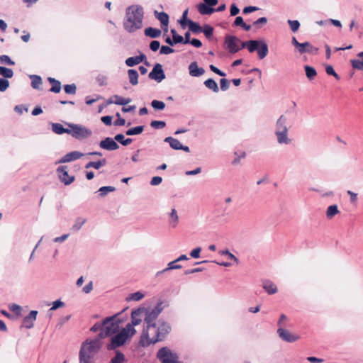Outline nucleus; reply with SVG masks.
I'll return each mask as SVG.
<instances>
[{
	"label": "nucleus",
	"mask_w": 363,
	"mask_h": 363,
	"mask_svg": "<svg viewBox=\"0 0 363 363\" xmlns=\"http://www.w3.org/2000/svg\"><path fill=\"white\" fill-rule=\"evenodd\" d=\"M260 9L259 7H257V6H245L243 9H242V13L243 14H249L252 12H254V11H257L258 10H259Z\"/></svg>",
	"instance_id": "0e129e2a"
},
{
	"label": "nucleus",
	"mask_w": 363,
	"mask_h": 363,
	"mask_svg": "<svg viewBox=\"0 0 363 363\" xmlns=\"http://www.w3.org/2000/svg\"><path fill=\"white\" fill-rule=\"evenodd\" d=\"M241 40L235 35H226L225 36V44L226 49L231 54H235L240 50L238 43Z\"/></svg>",
	"instance_id": "9b49d317"
},
{
	"label": "nucleus",
	"mask_w": 363,
	"mask_h": 363,
	"mask_svg": "<svg viewBox=\"0 0 363 363\" xmlns=\"http://www.w3.org/2000/svg\"><path fill=\"white\" fill-rule=\"evenodd\" d=\"M163 302L159 301L157 305L152 309L158 316L164 309Z\"/></svg>",
	"instance_id": "69168bd1"
},
{
	"label": "nucleus",
	"mask_w": 363,
	"mask_h": 363,
	"mask_svg": "<svg viewBox=\"0 0 363 363\" xmlns=\"http://www.w3.org/2000/svg\"><path fill=\"white\" fill-rule=\"evenodd\" d=\"M148 77L151 79L155 80L157 82H161L165 79L166 76L162 69V65L160 63H156L152 71L149 73Z\"/></svg>",
	"instance_id": "ddd939ff"
},
{
	"label": "nucleus",
	"mask_w": 363,
	"mask_h": 363,
	"mask_svg": "<svg viewBox=\"0 0 363 363\" xmlns=\"http://www.w3.org/2000/svg\"><path fill=\"white\" fill-rule=\"evenodd\" d=\"M267 23V18L266 17H261L252 23V26L256 29L261 28L264 25Z\"/></svg>",
	"instance_id": "09e8293b"
},
{
	"label": "nucleus",
	"mask_w": 363,
	"mask_h": 363,
	"mask_svg": "<svg viewBox=\"0 0 363 363\" xmlns=\"http://www.w3.org/2000/svg\"><path fill=\"white\" fill-rule=\"evenodd\" d=\"M125 63L128 67H130L138 65V62L137 61V58L135 56L130 57L127 58L125 61Z\"/></svg>",
	"instance_id": "052dcab7"
},
{
	"label": "nucleus",
	"mask_w": 363,
	"mask_h": 363,
	"mask_svg": "<svg viewBox=\"0 0 363 363\" xmlns=\"http://www.w3.org/2000/svg\"><path fill=\"white\" fill-rule=\"evenodd\" d=\"M230 13L231 16H235L240 13V9L235 4H232L230 8Z\"/></svg>",
	"instance_id": "774afa93"
},
{
	"label": "nucleus",
	"mask_w": 363,
	"mask_h": 363,
	"mask_svg": "<svg viewBox=\"0 0 363 363\" xmlns=\"http://www.w3.org/2000/svg\"><path fill=\"white\" fill-rule=\"evenodd\" d=\"M9 309L17 315H21V307L19 305L13 303L9 306Z\"/></svg>",
	"instance_id": "338daca9"
},
{
	"label": "nucleus",
	"mask_w": 363,
	"mask_h": 363,
	"mask_svg": "<svg viewBox=\"0 0 363 363\" xmlns=\"http://www.w3.org/2000/svg\"><path fill=\"white\" fill-rule=\"evenodd\" d=\"M114 138L107 137L99 143V147L104 150L112 151L119 148L118 144Z\"/></svg>",
	"instance_id": "2eb2a0df"
},
{
	"label": "nucleus",
	"mask_w": 363,
	"mask_h": 363,
	"mask_svg": "<svg viewBox=\"0 0 363 363\" xmlns=\"http://www.w3.org/2000/svg\"><path fill=\"white\" fill-rule=\"evenodd\" d=\"M287 23L294 33L296 32L300 28V23L297 20H288Z\"/></svg>",
	"instance_id": "3c124183"
},
{
	"label": "nucleus",
	"mask_w": 363,
	"mask_h": 363,
	"mask_svg": "<svg viewBox=\"0 0 363 363\" xmlns=\"http://www.w3.org/2000/svg\"><path fill=\"white\" fill-rule=\"evenodd\" d=\"M220 86L222 91H226L229 89L230 82L225 78L220 79Z\"/></svg>",
	"instance_id": "e2e57ef3"
},
{
	"label": "nucleus",
	"mask_w": 363,
	"mask_h": 363,
	"mask_svg": "<svg viewBox=\"0 0 363 363\" xmlns=\"http://www.w3.org/2000/svg\"><path fill=\"white\" fill-rule=\"evenodd\" d=\"M240 43V50L247 48L251 53L257 51L260 60L264 59L268 55L269 48L264 40H250L244 42L241 41Z\"/></svg>",
	"instance_id": "20e7f679"
},
{
	"label": "nucleus",
	"mask_w": 363,
	"mask_h": 363,
	"mask_svg": "<svg viewBox=\"0 0 363 363\" xmlns=\"http://www.w3.org/2000/svg\"><path fill=\"white\" fill-rule=\"evenodd\" d=\"M125 362L124 354L119 350H116L115 356L111 359L110 363H125Z\"/></svg>",
	"instance_id": "2f4dec72"
},
{
	"label": "nucleus",
	"mask_w": 363,
	"mask_h": 363,
	"mask_svg": "<svg viewBox=\"0 0 363 363\" xmlns=\"http://www.w3.org/2000/svg\"><path fill=\"white\" fill-rule=\"evenodd\" d=\"M277 333L279 337L287 342H294L299 339V336L294 335L290 333L288 330L279 328L277 330Z\"/></svg>",
	"instance_id": "4468645a"
},
{
	"label": "nucleus",
	"mask_w": 363,
	"mask_h": 363,
	"mask_svg": "<svg viewBox=\"0 0 363 363\" xmlns=\"http://www.w3.org/2000/svg\"><path fill=\"white\" fill-rule=\"evenodd\" d=\"M145 311V307H139L131 312V323L135 325H138L142 322V315Z\"/></svg>",
	"instance_id": "dca6fc26"
},
{
	"label": "nucleus",
	"mask_w": 363,
	"mask_h": 363,
	"mask_svg": "<svg viewBox=\"0 0 363 363\" xmlns=\"http://www.w3.org/2000/svg\"><path fill=\"white\" fill-rule=\"evenodd\" d=\"M71 129H69V135L77 140H81L91 135L92 132L85 126L79 124L66 123Z\"/></svg>",
	"instance_id": "6e6552de"
},
{
	"label": "nucleus",
	"mask_w": 363,
	"mask_h": 363,
	"mask_svg": "<svg viewBox=\"0 0 363 363\" xmlns=\"http://www.w3.org/2000/svg\"><path fill=\"white\" fill-rule=\"evenodd\" d=\"M116 190V188L111 186H105L99 188L98 192L101 197H104L110 192H113Z\"/></svg>",
	"instance_id": "c03bdc74"
},
{
	"label": "nucleus",
	"mask_w": 363,
	"mask_h": 363,
	"mask_svg": "<svg viewBox=\"0 0 363 363\" xmlns=\"http://www.w3.org/2000/svg\"><path fill=\"white\" fill-rule=\"evenodd\" d=\"M86 222V219L78 217L75 220V223L72 225V230L74 232L79 231Z\"/></svg>",
	"instance_id": "37998d69"
},
{
	"label": "nucleus",
	"mask_w": 363,
	"mask_h": 363,
	"mask_svg": "<svg viewBox=\"0 0 363 363\" xmlns=\"http://www.w3.org/2000/svg\"><path fill=\"white\" fill-rule=\"evenodd\" d=\"M164 142L169 143L171 148L175 150H180V147H182L181 143L171 136L165 138Z\"/></svg>",
	"instance_id": "cd10ccee"
},
{
	"label": "nucleus",
	"mask_w": 363,
	"mask_h": 363,
	"mask_svg": "<svg viewBox=\"0 0 363 363\" xmlns=\"http://www.w3.org/2000/svg\"><path fill=\"white\" fill-rule=\"evenodd\" d=\"M144 313V323L145 324V326L143 328V333L140 337V338L143 339L148 338V332L151 328H156V320L158 318V315L152 309L147 310L145 308Z\"/></svg>",
	"instance_id": "0eeeda50"
},
{
	"label": "nucleus",
	"mask_w": 363,
	"mask_h": 363,
	"mask_svg": "<svg viewBox=\"0 0 363 363\" xmlns=\"http://www.w3.org/2000/svg\"><path fill=\"white\" fill-rule=\"evenodd\" d=\"M84 155L83 153L78 151H72L63 156L57 163L69 162L81 158Z\"/></svg>",
	"instance_id": "f3484780"
},
{
	"label": "nucleus",
	"mask_w": 363,
	"mask_h": 363,
	"mask_svg": "<svg viewBox=\"0 0 363 363\" xmlns=\"http://www.w3.org/2000/svg\"><path fill=\"white\" fill-rule=\"evenodd\" d=\"M188 11L189 9H186L183 13L181 19L179 21V23H180L182 28H185L186 26L188 25V21H191V19H189L187 18L188 16Z\"/></svg>",
	"instance_id": "de8ad7c7"
},
{
	"label": "nucleus",
	"mask_w": 363,
	"mask_h": 363,
	"mask_svg": "<svg viewBox=\"0 0 363 363\" xmlns=\"http://www.w3.org/2000/svg\"><path fill=\"white\" fill-rule=\"evenodd\" d=\"M48 81L52 85L50 91L57 94L61 91V82L52 77H48Z\"/></svg>",
	"instance_id": "393cba45"
},
{
	"label": "nucleus",
	"mask_w": 363,
	"mask_h": 363,
	"mask_svg": "<svg viewBox=\"0 0 363 363\" xmlns=\"http://www.w3.org/2000/svg\"><path fill=\"white\" fill-rule=\"evenodd\" d=\"M115 140L121 143L123 146H127L133 142V139L128 138H125V136L122 133H118L114 137Z\"/></svg>",
	"instance_id": "7c9ffc66"
},
{
	"label": "nucleus",
	"mask_w": 363,
	"mask_h": 363,
	"mask_svg": "<svg viewBox=\"0 0 363 363\" xmlns=\"http://www.w3.org/2000/svg\"><path fill=\"white\" fill-rule=\"evenodd\" d=\"M177 262H178L177 259L169 262L167 264V267L165 268V270L169 271L172 269H181L182 266L181 264H177Z\"/></svg>",
	"instance_id": "5fc2aeb1"
},
{
	"label": "nucleus",
	"mask_w": 363,
	"mask_h": 363,
	"mask_svg": "<svg viewBox=\"0 0 363 363\" xmlns=\"http://www.w3.org/2000/svg\"><path fill=\"white\" fill-rule=\"evenodd\" d=\"M65 92L67 94H75L77 91V86L74 84L64 85Z\"/></svg>",
	"instance_id": "8fccbe9b"
},
{
	"label": "nucleus",
	"mask_w": 363,
	"mask_h": 363,
	"mask_svg": "<svg viewBox=\"0 0 363 363\" xmlns=\"http://www.w3.org/2000/svg\"><path fill=\"white\" fill-rule=\"evenodd\" d=\"M157 358L162 363H181L177 353L172 352L168 347L160 348L157 353Z\"/></svg>",
	"instance_id": "1a4fd4ad"
},
{
	"label": "nucleus",
	"mask_w": 363,
	"mask_h": 363,
	"mask_svg": "<svg viewBox=\"0 0 363 363\" xmlns=\"http://www.w3.org/2000/svg\"><path fill=\"white\" fill-rule=\"evenodd\" d=\"M152 107L157 111H162L165 108V104L159 100H152L151 102Z\"/></svg>",
	"instance_id": "49530a36"
},
{
	"label": "nucleus",
	"mask_w": 363,
	"mask_h": 363,
	"mask_svg": "<svg viewBox=\"0 0 363 363\" xmlns=\"http://www.w3.org/2000/svg\"><path fill=\"white\" fill-rule=\"evenodd\" d=\"M96 80L101 86H106L107 84V77L105 75L99 74L96 77Z\"/></svg>",
	"instance_id": "bf43d9fd"
},
{
	"label": "nucleus",
	"mask_w": 363,
	"mask_h": 363,
	"mask_svg": "<svg viewBox=\"0 0 363 363\" xmlns=\"http://www.w3.org/2000/svg\"><path fill=\"white\" fill-rule=\"evenodd\" d=\"M291 44L297 49L298 52L303 51L304 45H307L306 44H301L299 43L295 37H292Z\"/></svg>",
	"instance_id": "6e6d98bb"
},
{
	"label": "nucleus",
	"mask_w": 363,
	"mask_h": 363,
	"mask_svg": "<svg viewBox=\"0 0 363 363\" xmlns=\"http://www.w3.org/2000/svg\"><path fill=\"white\" fill-rule=\"evenodd\" d=\"M144 33L146 36L151 38H157L161 35L162 31L159 28L147 27L145 29Z\"/></svg>",
	"instance_id": "5701e85b"
},
{
	"label": "nucleus",
	"mask_w": 363,
	"mask_h": 363,
	"mask_svg": "<svg viewBox=\"0 0 363 363\" xmlns=\"http://www.w3.org/2000/svg\"><path fill=\"white\" fill-rule=\"evenodd\" d=\"M102 338L99 335L94 339H86L82 344L79 350V363H91L94 355L99 352L102 346Z\"/></svg>",
	"instance_id": "f03ea898"
},
{
	"label": "nucleus",
	"mask_w": 363,
	"mask_h": 363,
	"mask_svg": "<svg viewBox=\"0 0 363 363\" xmlns=\"http://www.w3.org/2000/svg\"><path fill=\"white\" fill-rule=\"evenodd\" d=\"M287 117L281 115L275 123L274 134L279 144L289 145L291 140L288 137Z\"/></svg>",
	"instance_id": "39448f33"
},
{
	"label": "nucleus",
	"mask_w": 363,
	"mask_h": 363,
	"mask_svg": "<svg viewBox=\"0 0 363 363\" xmlns=\"http://www.w3.org/2000/svg\"><path fill=\"white\" fill-rule=\"evenodd\" d=\"M113 318H106L103 320L101 323H96L91 328L90 331L93 333H96L97 331H101L103 325L108 323Z\"/></svg>",
	"instance_id": "473e14b6"
},
{
	"label": "nucleus",
	"mask_w": 363,
	"mask_h": 363,
	"mask_svg": "<svg viewBox=\"0 0 363 363\" xmlns=\"http://www.w3.org/2000/svg\"><path fill=\"white\" fill-rule=\"evenodd\" d=\"M169 225L172 228H174L178 224L179 222V216L177 211L174 208H172L171 212L169 214Z\"/></svg>",
	"instance_id": "c756f323"
},
{
	"label": "nucleus",
	"mask_w": 363,
	"mask_h": 363,
	"mask_svg": "<svg viewBox=\"0 0 363 363\" xmlns=\"http://www.w3.org/2000/svg\"><path fill=\"white\" fill-rule=\"evenodd\" d=\"M197 9L201 15H211L215 12V9L207 5L206 3L202 2L197 5Z\"/></svg>",
	"instance_id": "4be33fe9"
},
{
	"label": "nucleus",
	"mask_w": 363,
	"mask_h": 363,
	"mask_svg": "<svg viewBox=\"0 0 363 363\" xmlns=\"http://www.w3.org/2000/svg\"><path fill=\"white\" fill-rule=\"evenodd\" d=\"M0 75L5 79L11 78L13 76V72L12 69L0 66Z\"/></svg>",
	"instance_id": "ea45409f"
},
{
	"label": "nucleus",
	"mask_w": 363,
	"mask_h": 363,
	"mask_svg": "<svg viewBox=\"0 0 363 363\" xmlns=\"http://www.w3.org/2000/svg\"><path fill=\"white\" fill-rule=\"evenodd\" d=\"M304 69L306 72V77L309 80H313L317 75V72H316L315 69L311 66L305 65Z\"/></svg>",
	"instance_id": "c9c22d12"
},
{
	"label": "nucleus",
	"mask_w": 363,
	"mask_h": 363,
	"mask_svg": "<svg viewBox=\"0 0 363 363\" xmlns=\"http://www.w3.org/2000/svg\"><path fill=\"white\" fill-rule=\"evenodd\" d=\"M134 327L135 325L130 322L125 328H123L121 330H119V331L121 333H125V336L129 340L136 333V330Z\"/></svg>",
	"instance_id": "412c9836"
},
{
	"label": "nucleus",
	"mask_w": 363,
	"mask_h": 363,
	"mask_svg": "<svg viewBox=\"0 0 363 363\" xmlns=\"http://www.w3.org/2000/svg\"><path fill=\"white\" fill-rule=\"evenodd\" d=\"M203 84L208 89L212 90L213 92L217 93L219 91L218 84L214 79L211 78L208 79Z\"/></svg>",
	"instance_id": "72a5a7b5"
},
{
	"label": "nucleus",
	"mask_w": 363,
	"mask_h": 363,
	"mask_svg": "<svg viewBox=\"0 0 363 363\" xmlns=\"http://www.w3.org/2000/svg\"><path fill=\"white\" fill-rule=\"evenodd\" d=\"M189 31H191L194 33H201L202 27L199 25V23L194 22L193 21H188V25Z\"/></svg>",
	"instance_id": "f704fd0d"
},
{
	"label": "nucleus",
	"mask_w": 363,
	"mask_h": 363,
	"mask_svg": "<svg viewBox=\"0 0 363 363\" xmlns=\"http://www.w3.org/2000/svg\"><path fill=\"white\" fill-rule=\"evenodd\" d=\"M38 315L37 311H31L28 315H26L23 320L22 327L30 329L33 327V322L36 320Z\"/></svg>",
	"instance_id": "a211bd4d"
},
{
	"label": "nucleus",
	"mask_w": 363,
	"mask_h": 363,
	"mask_svg": "<svg viewBox=\"0 0 363 363\" xmlns=\"http://www.w3.org/2000/svg\"><path fill=\"white\" fill-rule=\"evenodd\" d=\"M262 286L268 294H274L277 291L276 285L269 280H264L262 283Z\"/></svg>",
	"instance_id": "b1692460"
},
{
	"label": "nucleus",
	"mask_w": 363,
	"mask_h": 363,
	"mask_svg": "<svg viewBox=\"0 0 363 363\" xmlns=\"http://www.w3.org/2000/svg\"><path fill=\"white\" fill-rule=\"evenodd\" d=\"M155 16L160 21L162 24V27L164 26V32H167L168 30V23H169V15L165 12H158L155 11L154 12Z\"/></svg>",
	"instance_id": "6ab92c4d"
},
{
	"label": "nucleus",
	"mask_w": 363,
	"mask_h": 363,
	"mask_svg": "<svg viewBox=\"0 0 363 363\" xmlns=\"http://www.w3.org/2000/svg\"><path fill=\"white\" fill-rule=\"evenodd\" d=\"M110 342L106 345V349L109 351L116 350L117 348L123 346L128 340L125 333L120 331L111 336Z\"/></svg>",
	"instance_id": "9d476101"
},
{
	"label": "nucleus",
	"mask_w": 363,
	"mask_h": 363,
	"mask_svg": "<svg viewBox=\"0 0 363 363\" xmlns=\"http://www.w3.org/2000/svg\"><path fill=\"white\" fill-rule=\"evenodd\" d=\"M213 30H214L213 27H212L211 26H210L208 24H205L202 27V29H201V32L203 33L206 38L208 40L211 39V38L213 36Z\"/></svg>",
	"instance_id": "58836bf2"
},
{
	"label": "nucleus",
	"mask_w": 363,
	"mask_h": 363,
	"mask_svg": "<svg viewBox=\"0 0 363 363\" xmlns=\"http://www.w3.org/2000/svg\"><path fill=\"white\" fill-rule=\"evenodd\" d=\"M301 44H306L307 45H304L303 51L298 52L300 54L308 53L311 55H317L318 48L313 46L309 42L302 43Z\"/></svg>",
	"instance_id": "c85d7f7f"
},
{
	"label": "nucleus",
	"mask_w": 363,
	"mask_h": 363,
	"mask_svg": "<svg viewBox=\"0 0 363 363\" xmlns=\"http://www.w3.org/2000/svg\"><path fill=\"white\" fill-rule=\"evenodd\" d=\"M166 123L163 121H152L150 123V126L155 129H162L164 128Z\"/></svg>",
	"instance_id": "603ef678"
},
{
	"label": "nucleus",
	"mask_w": 363,
	"mask_h": 363,
	"mask_svg": "<svg viewBox=\"0 0 363 363\" xmlns=\"http://www.w3.org/2000/svg\"><path fill=\"white\" fill-rule=\"evenodd\" d=\"M113 98L116 99L114 101V104L116 105L125 106L131 101V99L130 98H123L118 95H113Z\"/></svg>",
	"instance_id": "a19ab883"
},
{
	"label": "nucleus",
	"mask_w": 363,
	"mask_h": 363,
	"mask_svg": "<svg viewBox=\"0 0 363 363\" xmlns=\"http://www.w3.org/2000/svg\"><path fill=\"white\" fill-rule=\"evenodd\" d=\"M128 76L129 82L133 86H136L138 84V77L139 74L136 69H130L128 70Z\"/></svg>",
	"instance_id": "a878e982"
},
{
	"label": "nucleus",
	"mask_w": 363,
	"mask_h": 363,
	"mask_svg": "<svg viewBox=\"0 0 363 363\" xmlns=\"http://www.w3.org/2000/svg\"><path fill=\"white\" fill-rule=\"evenodd\" d=\"M31 79V86L35 89H38L40 84H42V78L35 74L30 75Z\"/></svg>",
	"instance_id": "e433bc0d"
},
{
	"label": "nucleus",
	"mask_w": 363,
	"mask_h": 363,
	"mask_svg": "<svg viewBox=\"0 0 363 363\" xmlns=\"http://www.w3.org/2000/svg\"><path fill=\"white\" fill-rule=\"evenodd\" d=\"M57 172L58 174L59 179L65 185H69L75 180V177L74 175L69 176L68 174L67 166L62 165L58 167L57 169Z\"/></svg>",
	"instance_id": "f8f14e48"
},
{
	"label": "nucleus",
	"mask_w": 363,
	"mask_h": 363,
	"mask_svg": "<svg viewBox=\"0 0 363 363\" xmlns=\"http://www.w3.org/2000/svg\"><path fill=\"white\" fill-rule=\"evenodd\" d=\"M120 313H117L109 317L113 318L108 323L103 325L101 331L98 334L99 338L104 339L106 337H111L119 331V324L121 322L118 318H117V316Z\"/></svg>",
	"instance_id": "423d86ee"
},
{
	"label": "nucleus",
	"mask_w": 363,
	"mask_h": 363,
	"mask_svg": "<svg viewBox=\"0 0 363 363\" xmlns=\"http://www.w3.org/2000/svg\"><path fill=\"white\" fill-rule=\"evenodd\" d=\"M0 62H4L8 65H14L15 62L6 55H0Z\"/></svg>",
	"instance_id": "680f3d73"
},
{
	"label": "nucleus",
	"mask_w": 363,
	"mask_h": 363,
	"mask_svg": "<svg viewBox=\"0 0 363 363\" xmlns=\"http://www.w3.org/2000/svg\"><path fill=\"white\" fill-rule=\"evenodd\" d=\"M145 296V295L140 292V291H137V292H135V293H133V294H130L127 298H126V301H140L141 300L143 297Z\"/></svg>",
	"instance_id": "a18cd8bd"
},
{
	"label": "nucleus",
	"mask_w": 363,
	"mask_h": 363,
	"mask_svg": "<svg viewBox=\"0 0 363 363\" xmlns=\"http://www.w3.org/2000/svg\"><path fill=\"white\" fill-rule=\"evenodd\" d=\"M9 86V82L5 78H0V91H5Z\"/></svg>",
	"instance_id": "13d9d810"
},
{
	"label": "nucleus",
	"mask_w": 363,
	"mask_h": 363,
	"mask_svg": "<svg viewBox=\"0 0 363 363\" xmlns=\"http://www.w3.org/2000/svg\"><path fill=\"white\" fill-rule=\"evenodd\" d=\"M51 125H52V130L56 134L62 135L64 133H67V134L69 133V129L64 128L63 125L60 123H52Z\"/></svg>",
	"instance_id": "bb28decb"
},
{
	"label": "nucleus",
	"mask_w": 363,
	"mask_h": 363,
	"mask_svg": "<svg viewBox=\"0 0 363 363\" xmlns=\"http://www.w3.org/2000/svg\"><path fill=\"white\" fill-rule=\"evenodd\" d=\"M143 8L141 6L133 5L126 9L123 21V28L128 33H134L143 26Z\"/></svg>",
	"instance_id": "f257e3e1"
},
{
	"label": "nucleus",
	"mask_w": 363,
	"mask_h": 363,
	"mask_svg": "<svg viewBox=\"0 0 363 363\" xmlns=\"http://www.w3.org/2000/svg\"><path fill=\"white\" fill-rule=\"evenodd\" d=\"M350 62L354 69L358 70H363V62H362L360 60L354 59L352 60Z\"/></svg>",
	"instance_id": "864d4df0"
},
{
	"label": "nucleus",
	"mask_w": 363,
	"mask_h": 363,
	"mask_svg": "<svg viewBox=\"0 0 363 363\" xmlns=\"http://www.w3.org/2000/svg\"><path fill=\"white\" fill-rule=\"evenodd\" d=\"M144 125H138L131 128L125 131L126 135H139L144 130Z\"/></svg>",
	"instance_id": "4c0bfd02"
},
{
	"label": "nucleus",
	"mask_w": 363,
	"mask_h": 363,
	"mask_svg": "<svg viewBox=\"0 0 363 363\" xmlns=\"http://www.w3.org/2000/svg\"><path fill=\"white\" fill-rule=\"evenodd\" d=\"M339 213V210L337 208V206L334 204L328 206L327 211H326V216L328 218H332L333 216L337 215Z\"/></svg>",
	"instance_id": "79ce46f5"
},
{
	"label": "nucleus",
	"mask_w": 363,
	"mask_h": 363,
	"mask_svg": "<svg viewBox=\"0 0 363 363\" xmlns=\"http://www.w3.org/2000/svg\"><path fill=\"white\" fill-rule=\"evenodd\" d=\"M174 52V50L170 46L162 45L160 48V53L161 55H169Z\"/></svg>",
	"instance_id": "4d7b16f0"
},
{
	"label": "nucleus",
	"mask_w": 363,
	"mask_h": 363,
	"mask_svg": "<svg viewBox=\"0 0 363 363\" xmlns=\"http://www.w3.org/2000/svg\"><path fill=\"white\" fill-rule=\"evenodd\" d=\"M155 329V336L153 338H150L149 335L148 338H140L139 342L140 346L147 347L151 344H155L157 342L164 340L167 335L170 333L172 328L168 323L159 320V325L158 327L156 326Z\"/></svg>",
	"instance_id": "7ed1b4c3"
},
{
	"label": "nucleus",
	"mask_w": 363,
	"mask_h": 363,
	"mask_svg": "<svg viewBox=\"0 0 363 363\" xmlns=\"http://www.w3.org/2000/svg\"><path fill=\"white\" fill-rule=\"evenodd\" d=\"M189 74L191 77H200L204 74L205 69L202 67H199L196 62H193L189 65Z\"/></svg>",
	"instance_id": "aec40b11"
}]
</instances>
